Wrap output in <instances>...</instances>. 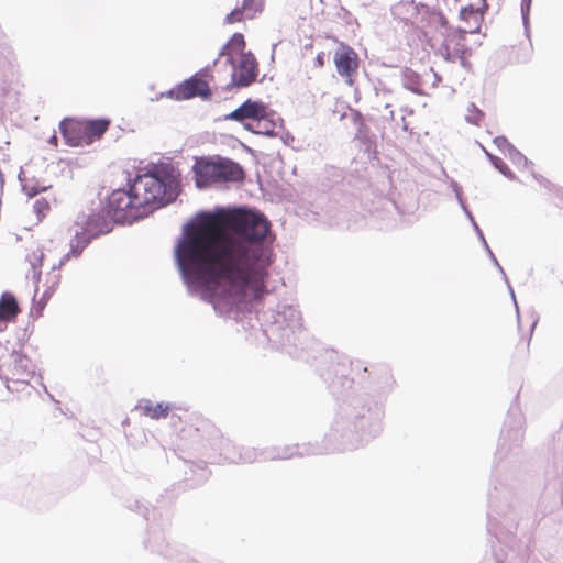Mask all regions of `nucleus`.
Returning a JSON list of instances; mask_svg holds the SVG:
<instances>
[{"label":"nucleus","instance_id":"1","mask_svg":"<svg viewBox=\"0 0 563 563\" xmlns=\"http://www.w3.org/2000/svg\"><path fill=\"white\" fill-rule=\"evenodd\" d=\"M271 224L260 211L238 208L216 217L199 212L175 245V261L189 295L236 319L266 291L274 263Z\"/></svg>","mask_w":563,"mask_h":563},{"label":"nucleus","instance_id":"2","mask_svg":"<svg viewBox=\"0 0 563 563\" xmlns=\"http://www.w3.org/2000/svg\"><path fill=\"white\" fill-rule=\"evenodd\" d=\"M382 404L366 395L354 396L335 415L321 446L284 445L272 451L238 448L231 440L214 434L211 442V462L253 463L260 460H286L294 456L333 453L353 450L376 438L382 432Z\"/></svg>","mask_w":563,"mask_h":563},{"label":"nucleus","instance_id":"3","mask_svg":"<svg viewBox=\"0 0 563 563\" xmlns=\"http://www.w3.org/2000/svg\"><path fill=\"white\" fill-rule=\"evenodd\" d=\"M178 173L166 164L153 166L129 179L126 188L113 190L107 209L77 216L75 225L93 239L112 230V223L131 224L143 219L178 195Z\"/></svg>","mask_w":563,"mask_h":563},{"label":"nucleus","instance_id":"4","mask_svg":"<svg viewBox=\"0 0 563 563\" xmlns=\"http://www.w3.org/2000/svg\"><path fill=\"white\" fill-rule=\"evenodd\" d=\"M518 527V512L511 505L503 500L490 504L487 531L496 539L492 544L496 563L526 562V545L516 534Z\"/></svg>","mask_w":563,"mask_h":563},{"label":"nucleus","instance_id":"5","mask_svg":"<svg viewBox=\"0 0 563 563\" xmlns=\"http://www.w3.org/2000/svg\"><path fill=\"white\" fill-rule=\"evenodd\" d=\"M264 316L267 322L264 333L268 341L285 349L288 354L300 357L298 346L307 338L300 311L292 305L278 303L276 309L266 311Z\"/></svg>","mask_w":563,"mask_h":563},{"label":"nucleus","instance_id":"6","mask_svg":"<svg viewBox=\"0 0 563 563\" xmlns=\"http://www.w3.org/2000/svg\"><path fill=\"white\" fill-rule=\"evenodd\" d=\"M244 49V36L241 33H234L219 53V57H225V63L231 66V82L228 87H249L256 80L258 73L256 58L251 52Z\"/></svg>","mask_w":563,"mask_h":563},{"label":"nucleus","instance_id":"7","mask_svg":"<svg viewBox=\"0 0 563 563\" xmlns=\"http://www.w3.org/2000/svg\"><path fill=\"white\" fill-rule=\"evenodd\" d=\"M194 173L196 186L200 189L224 181H239L243 178L241 166L229 158L222 157L197 161Z\"/></svg>","mask_w":563,"mask_h":563},{"label":"nucleus","instance_id":"8","mask_svg":"<svg viewBox=\"0 0 563 563\" xmlns=\"http://www.w3.org/2000/svg\"><path fill=\"white\" fill-rule=\"evenodd\" d=\"M34 376L35 366L21 351H12L0 363V379L8 393L13 394L24 390Z\"/></svg>","mask_w":563,"mask_h":563},{"label":"nucleus","instance_id":"9","mask_svg":"<svg viewBox=\"0 0 563 563\" xmlns=\"http://www.w3.org/2000/svg\"><path fill=\"white\" fill-rule=\"evenodd\" d=\"M210 66L201 69L190 78L184 80L167 92V96L176 100H188L194 97L208 98L211 95L207 81L203 79L210 75Z\"/></svg>","mask_w":563,"mask_h":563},{"label":"nucleus","instance_id":"10","mask_svg":"<svg viewBox=\"0 0 563 563\" xmlns=\"http://www.w3.org/2000/svg\"><path fill=\"white\" fill-rule=\"evenodd\" d=\"M523 423L525 419L521 409L517 405L511 406L500 434L498 448L500 453L512 446L520 445L523 439Z\"/></svg>","mask_w":563,"mask_h":563},{"label":"nucleus","instance_id":"11","mask_svg":"<svg viewBox=\"0 0 563 563\" xmlns=\"http://www.w3.org/2000/svg\"><path fill=\"white\" fill-rule=\"evenodd\" d=\"M244 129L254 134L278 136L283 141H285V136H288V133H285L284 121L280 115L269 111L265 104H263L261 117L258 115L254 121L244 123Z\"/></svg>","mask_w":563,"mask_h":563},{"label":"nucleus","instance_id":"12","mask_svg":"<svg viewBox=\"0 0 563 563\" xmlns=\"http://www.w3.org/2000/svg\"><path fill=\"white\" fill-rule=\"evenodd\" d=\"M466 33L467 31L462 29H451L448 34L442 37V43L438 49L439 54L448 62L460 59L462 65H464Z\"/></svg>","mask_w":563,"mask_h":563},{"label":"nucleus","instance_id":"13","mask_svg":"<svg viewBox=\"0 0 563 563\" xmlns=\"http://www.w3.org/2000/svg\"><path fill=\"white\" fill-rule=\"evenodd\" d=\"M334 64L338 74L349 86H352L358 68V57L354 49L342 43L334 54Z\"/></svg>","mask_w":563,"mask_h":563},{"label":"nucleus","instance_id":"14","mask_svg":"<svg viewBox=\"0 0 563 563\" xmlns=\"http://www.w3.org/2000/svg\"><path fill=\"white\" fill-rule=\"evenodd\" d=\"M263 102L251 99L245 100L239 108L225 114L223 120L240 122L243 126L249 121H254L263 112Z\"/></svg>","mask_w":563,"mask_h":563},{"label":"nucleus","instance_id":"15","mask_svg":"<svg viewBox=\"0 0 563 563\" xmlns=\"http://www.w3.org/2000/svg\"><path fill=\"white\" fill-rule=\"evenodd\" d=\"M59 130L68 145L81 146L87 144V133H85L84 124L71 119H64L59 123Z\"/></svg>","mask_w":563,"mask_h":563},{"label":"nucleus","instance_id":"16","mask_svg":"<svg viewBox=\"0 0 563 563\" xmlns=\"http://www.w3.org/2000/svg\"><path fill=\"white\" fill-rule=\"evenodd\" d=\"M91 238L85 232L84 230H76L75 236L70 240L69 243V251L59 260L58 265L53 266V271H55L57 267L63 266L68 260L71 257L77 258L80 256L82 251L88 246V244L91 242Z\"/></svg>","mask_w":563,"mask_h":563},{"label":"nucleus","instance_id":"17","mask_svg":"<svg viewBox=\"0 0 563 563\" xmlns=\"http://www.w3.org/2000/svg\"><path fill=\"white\" fill-rule=\"evenodd\" d=\"M424 27L428 30L426 33L434 32L442 38L452 29L449 26L445 16L437 10H427L424 18Z\"/></svg>","mask_w":563,"mask_h":563},{"label":"nucleus","instance_id":"18","mask_svg":"<svg viewBox=\"0 0 563 563\" xmlns=\"http://www.w3.org/2000/svg\"><path fill=\"white\" fill-rule=\"evenodd\" d=\"M134 410L151 419H161L167 417L170 406L169 404H153L150 399H141Z\"/></svg>","mask_w":563,"mask_h":563},{"label":"nucleus","instance_id":"19","mask_svg":"<svg viewBox=\"0 0 563 563\" xmlns=\"http://www.w3.org/2000/svg\"><path fill=\"white\" fill-rule=\"evenodd\" d=\"M19 311L15 297L10 292L2 294L0 298V321H10Z\"/></svg>","mask_w":563,"mask_h":563},{"label":"nucleus","instance_id":"20","mask_svg":"<svg viewBox=\"0 0 563 563\" xmlns=\"http://www.w3.org/2000/svg\"><path fill=\"white\" fill-rule=\"evenodd\" d=\"M110 121L107 119L90 120L84 124L85 133H87V144L95 139H99L109 128Z\"/></svg>","mask_w":563,"mask_h":563},{"label":"nucleus","instance_id":"21","mask_svg":"<svg viewBox=\"0 0 563 563\" xmlns=\"http://www.w3.org/2000/svg\"><path fill=\"white\" fill-rule=\"evenodd\" d=\"M22 191L29 196L34 197L40 192L46 191L51 186L41 184L37 179H27L23 177V172L19 174Z\"/></svg>","mask_w":563,"mask_h":563},{"label":"nucleus","instance_id":"22","mask_svg":"<svg viewBox=\"0 0 563 563\" xmlns=\"http://www.w3.org/2000/svg\"><path fill=\"white\" fill-rule=\"evenodd\" d=\"M44 258V252L42 249H36L31 254L27 255L26 260L30 263L32 269V279L37 287L41 277L40 267L42 266V262Z\"/></svg>","mask_w":563,"mask_h":563},{"label":"nucleus","instance_id":"23","mask_svg":"<svg viewBox=\"0 0 563 563\" xmlns=\"http://www.w3.org/2000/svg\"><path fill=\"white\" fill-rule=\"evenodd\" d=\"M240 5L246 13V19L252 20L263 12L265 0H242Z\"/></svg>","mask_w":563,"mask_h":563},{"label":"nucleus","instance_id":"24","mask_svg":"<svg viewBox=\"0 0 563 563\" xmlns=\"http://www.w3.org/2000/svg\"><path fill=\"white\" fill-rule=\"evenodd\" d=\"M485 154L487 155V157L490 161V163L493 164V166L499 173H501L505 177H507L510 180L516 179L515 174L508 168V166L505 164V162L501 158L488 153L487 151H485Z\"/></svg>","mask_w":563,"mask_h":563},{"label":"nucleus","instance_id":"25","mask_svg":"<svg viewBox=\"0 0 563 563\" xmlns=\"http://www.w3.org/2000/svg\"><path fill=\"white\" fill-rule=\"evenodd\" d=\"M488 257L489 260L493 262V264L497 267V269L499 271V273L501 274L503 276V279L505 280V283L507 284V287L509 289V292H510V296H511V299L515 303V307H516V311H517V314H519V308H518V305H517V301H516V297H515V292H514V289L508 280V277L504 271V268L500 266L498 260L496 258L495 254L493 253V251H489L488 253Z\"/></svg>","mask_w":563,"mask_h":563},{"label":"nucleus","instance_id":"26","mask_svg":"<svg viewBox=\"0 0 563 563\" xmlns=\"http://www.w3.org/2000/svg\"><path fill=\"white\" fill-rule=\"evenodd\" d=\"M509 159L518 167H528L531 165V162L520 153L515 146L510 148V151L506 154Z\"/></svg>","mask_w":563,"mask_h":563},{"label":"nucleus","instance_id":"27","mask_svg":"<svg viewBox=\"0 0 563 563\" xmlns=\"http://www.w3.org/2000/svg\"><path fill=\"white\" fill-rule=\"evenodd\" d=\"M59 280H60L59 274H56V273L52 274V276L49 277V280H48L51 283V285L45 289V291L43 292V296L40 300V303L42 305V307L45 306L46 301L54 294L56 287L59 284Z\"/></svg>","mask_w":563,"mask_h":563},{"label":"nucleus","instance_id":"28","mask_svg":"<svg viewBox=\"0 0 563 563\" xmlns=\"http://www.w3.org/2000/svg\"><path fill=\"white\" fill-rule=\"evenodd\" d=\"M49 210V202L45 198H37L33 203V211L37 221H41Z\"/></svg>","mask_w":563,"mask_h":563},{"label":"nucleus","instance_id":"29","mask_svg":"<svg viewBox=\"0 0 563 563\" xmlns=\"http://www.w3.org/2000/svg\"><path fill=\"white\" fill-rule=\"evenodd\" d=\"M483 115L484 113L474 103H471L467 108L465 120L471 124L479 125Z\"/></svg>","mask_w":563,"mask_h":563},{"label":"nucleus","instance_id":"30","mask_svg":"<svg viewBox=\"0 0 563 563\" xmlns=\"http://www.w3.org/2000/svg\"><path fill=\"white\" fill-rule=\"evenodd\" d=\"M243 19H246V13L242 11L241 5L234 8L230 13H228L224 18V23L232 24L235 22H241Z\"/></svg>","mask_w":563,"mask_h":563},{"label":"nucleus","instance_id":"31","mask_svg":"<svg viewBox=\"0 0 563 563\" xmlns=\"http://www.w3.org/2000/svg\"><path fill=\"white\" fill-rule=\"evenodd\" d=\"M494 144L497 146L498 150L507 154L511 147H514L512 144L508 142V140L505 136H496L494 139Z\"/></svg>","mask_w":563,"mask_h":563},{"label":"nucleus","instance_id":"32","mask_svg":"<svg viewBox=\"0 0 563 563\" xmlns=\"http://www.w3.org/2000/svg\"><path fill=\"white\" fill-rule=\"evenodd\" d=\"M531 2H532V0H522L521 1V15H522V21H523L526 31H528V21H529V12H530Z\"/></svg>","mask_w":563,"mask_h":563},{"label":"nucleus","instance_id":"33","mask_svg":"<svg viewBox=\"0 0 563 563\" xmlns=\"http://www.w3.org/2000/svg\"><path fill=\"white\" fill-rule=\"evenodd\" d=\"M450 188L452 189V191L454 192L455 195V199L457 201L459 205L465 202L464 199H463V190H462V187L460 186V184L457 181H455L454 179H451L450 180Z\"/></svg>","mask_w":563,"mask_h":563},{"label":"nucleus","instance_id":"34","mask_svg":"<svg viewBox=\"0 0 563 563\" xmlns=\"http://www.w3.org/2000/svg\"><path fill=\"white\" fill-rule=\"evenodd\" d=\"M146 547L150 548L152 551H156L161 554H166L167 553L162 549V544L159 543H156V540H152V538H150L146 542Z\"/></svg>","mask_w":563,"mask_h":563},{"label":"nucleus","instance_id":"35","mask_svg":"<svg viewBox=\"0 0 563 563\" xmlns=\"http://www.w3.org/2000/svg\"><path fill=\"white\" fill-rule=\"evenodd\" d=\"M543 563H563V549L556 551L551 558L545 559Z\"/></svg>","mask_w":563,"mask_h":563},{"label":"nucleus","instance_id":"36","mask_svg":"<svg viewBox=\"0 0 563 563\" xmlns=\"http://www.w3.org/2000/svg\"><path fill=\"white\" fill-rule=\"evenodd\" d=\"M461 18L463 20H466L470 15H474L475 19H477V16L479 15V12L478 11H474V9L471 7V8H463L461 10Z\"/></svg>","mask_w":563,"mask_h":563},{"label":"nucleus","instance_id":"37","mask_svg":"<svg viewBox=\"0 0 563 563\" xmlns=\"http://www.w3.org/2000/svg\"><path fill=\"white\" fill-rule=\"evenodd\" d=\"M405 87L408 90H410V91H412V92H415L417 95H422V90L420 89L419 85L413 82V81L412 82H406Z\"/></svg>","mask_w":563,"mask_h":563},{"label":"nucleus","instance_id":"38","mask_svg":"<svg viewBox=\"0 0 563 563\" xmlns=\"http://www.w3.org/2000/svg\"><path fill=\"white\" fill-rule=\"evenodd\" d=\"M314 65L317 67H322L324 65V53H319L314 58Z\"/></svg>","mask_w":563,"mask_h":563},{"label":"nucleus","instance_id":"39","mask_svg":"<svg viewBox=\"0 0 563 563\" xmlns=\"http://www.w3.org/2000/svg\"><path fill=\"white\" fill-rule=\"evenodd\" d=\"M460 207H461V209L463 210V212L465 213V216H466V218H467L468 220H471L472 218H474V217H473V214H472V212L470 211V209L467 208V206H466V203H465V202L461 203V205H460Z\"/></svg>","mask_w":563,"mask_h":563},{"label":"nucleus","instance_id":"40","mask_svg":"<svg viewBox=\"0 0 563 563\" xmlns=\"http://www.w3.org/2000/svg\"><path fill=\"white\" fill-rule=\"evenodd\" d=\"M556 197L559 199V203L563 207V188L556 190Z\"/></svg>","mask_w":563,"mask_h":563},{"label":"nucleus","instance_id":"41","mask_svg":"<svg viewBox=\"0 0 563 563\" xmlns=\"http://www.w3.org/2000/svg\"><path fill=\"white\" fill-rule=\"evenodd\" d=\"M474 231H475L476 235L478 236L479 241L485 240V236H484L482 230L479 229V227L474 228Z\"/></svg>","mask_w":563,"mask_h":563},{"label":"nucleus","instance_id":"42","mask_svg":"<svg viewBox=\"0 0 563 563\" xmlns=\"http://www.w3.org/2000/svg\"><path fill=\"white\" fill-rule=\"evenodd\" d=\"M533 177H534V179H537L541 185H543V186H545V187H548V186L550 185V183H549L548 180H545V179H543V178H541V177L539 178V177H538V176H536L534 174H533Z\"/></svg>","mask_w":563,"mask_h":563},{"label":"nucleus","instance_id":"43","mask_svg":"<svg viewBox=\"0 0 563 563\" xmlns=\"http://www.w3.org/2000/svg\"><path fill=\"white\" fill-rule=\"evenodd\" d=\"M385 109H386V110H388V115H387V118H389V119H391V120H393V119H394V111H393V110H390V104H389V103H386V104H385Z\"/></svg>","mask_w":563,"mask_h":563},{"label":"nucleus","instance_id":"44","mask_svg":"<svg viewBox=\"0 0 563 563\" xmlns=\"http://www.w3.org/2000/svg\"><path fill=\"white\" fill-rule=\"evenodd\" d=\"M481 242H482V244H483V246H484V249H485L486 253L488 254V253H489V251H492V250H490V247H489V245H488V243H487L486 239H485L484 241H481Z\"/></svg>","mask_w":563,"mask_h":563},{"label":"nucleus","instance_id":"45","mask_svg":"<svg viewBox=\"0 0 563 563\" xmlns=\"http://www.w3.org/2000/svg\"><path fill=\"white\" fill-rule=\"evenodd\" d=\"M470 222H471V224H472L473 229H474V228H476V227H478V224L476 223V221H475V219H474V218H472V219L470 220Z\"/></svg>","mask_w":563,"mask_h":563},{"label":"nucleus","instance_id":"46","mask_svg":"<svg viewBox=\"0 0 563 563\" xmlns=\"http://www.w3.org/2000/svg\"><path fill=\"white\" fill-rule=\"evenodd\" d=\"M56 141H57L56 135H53V136L51 137V140H49V142H51V143H56Z\"/></svg>","mask_w":563,"mask_h":563}]
</instances>
